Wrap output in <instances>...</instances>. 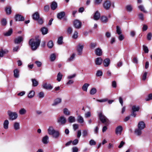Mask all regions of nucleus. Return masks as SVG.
<instances>
[{
	"mask_svg": "<svg viewBox=\"0 0 152 152\" xmlns=\"http://www.w3.org/2000/svg\"><path fill=\"white\" fill-rule=\"evenodd\" d=\"M61 102V99L60 98H57L55 99L53 103L52 104L53 106H55L59 104Z\"/></svg>",
	"mask_w": 152,
	"mask_h": 152,
	"instance_id": "2eb2a0df",
	"label": "nucleus"
},
{
	"mask_svg": "<svg viewBox=\"0 0 152 152\" xmlns=\"http://www.w3.org/2000/svg\"><path fill=\"white\" fill-rule=\"evenodd\" d=\"M89 86V84L88 83H85L82 87V89L83 91H87L88 88Z\"/></svg>",
	"mask_w": 152,
	"mask_h": 152,
	"instance_id": "c756f323",
	"label": "nucleus"
},
{
	"mask_svg": "<svg viewBox=\"0 0 152 152\" xmlns=\"http://www.w3.org/2000/svg\"><path fill=\"white\" fill-rule=\"evenodd\" d=\"M77 121L78 123L82 124L84 122L83 118L81 115H79L77 117Z\"/></svg>",
	"mask_w": 152,
	"mask_h": 152,
	"instance_id": "a878e982",
	"label": "nucleus"
},
{
	"mask_svg": "<svg viewBox=\"0 0 152 152\" xmlns=\"http://www.w3.org/2000/svg\"><path fill=\"white\" fill-rule=\"evenodd\" d=\"M89 143L91 145H94L96 144V142L93 140H91L89 142Z\"/></svg>",
	"mask_w": 152,
	"mask_h": 152,
	"instance_id": "4d7b16f0",
	"label": "nucleus"
},
{
	"mask_svg": "<svg viewBox=\"0 0 152 152\" xmlns=\"http://www.w3.org/2000/svg\"><path fill=\"white\" fill-rule=\"evenodd\" d=\"M139 9L141 11L145 13H147V11L145 10V8L142 5H140L138 7Z\"/></svg>",
	"mask_w": 152,
	"mask_h": 152,
	"instance_id": "49530a36",
	"label": "nucleus"
},
{
	"mask_svg": "<svg viewBox=\"0 0 152 152\" xmlns=\"http://www.w3.org/2000/svg\"><path fill=\"white\" fill-rule=\"evenodd\" d=\"M12 32V28H10L9 30L6 33L4 34V35L5 36H10Z\"/></svg>",
	"mask_w": 152,
	"mask_h": 152,
	"instance_id": "58836bf2",
	"label": "nucleus"
},
{
	"mask_svg": "<svg viewBox=\"0 0 152 152\" xmlns=\"http://www.w3.org/2000/svg\"><path fill=\"white\" fill-rule=\"evenodd\" d=\"M23 36H19L15 38L14 40V43L15 44H19L23 42Z\"/></svg>",
	"mask_w": 152,
	"mask_h": 152,
	"instance_id": "6e6552de",
	"label": "nucleus"
},
{
	"mask_svg": "<svg viewBox=\"0 0 152 152\" xmlns=\"http://www.w3.org/2000/svg\"><path fill=\"white\" fill-rule=\"evenodd\" d=\"M68 121L70 123L74 122L75 121V118L74 116H70L68 118Z\"/></svg>",
	"mask_w": 152,
	"mask_h": 152,
	"instance_id": "2f4dec72",
	"label": "nucleus"
},
{
	"mask_svg": "<svg viewBox=\"0 0 152 152\" xmlns=\"http://www.w3.org/2000/svg\"><path fill=\"white\" fill-rule=\"evenodd\" d=\"M145 99L146 101H148L152 99V94H148V97L145 98Z\"/></svg>",
	"mask_w": 152,
	"mask_h": 152,
	"instance_id": "6e6d98bb",
	"label": "nucleus"
},
{
	"mask_svg": "<svg viewBox=\"0 0 152 152\" xmlns=\"http://www.w3.org/2000/svg\"><path fill=\"white\" fill-rule=\"evenodd\" d=\"M126 8L127 11L129 12H131L132 10V6L130 5L126 6Z\"/></svg>",
	"mask_w": 152,
	"mask_h": 152,
	"instance_id": "37998d69",
	"label": "nucleus"
},
{
	"mask_svg": "<svg viewBox=\"0 0 152 152\" xmlns=\"http://www.w3.org/2000/svg\"><path fill=\"white\" fill-rule=\"evenodd\" d=\"M98 116L99 119L101 122L106 126H108L109 124V120L103 114L102 112H99L98 114Z\"/></svg>",
	"mask_w": 152,
	"mask_h": 152,
	"instance_id": "7ed1b4c3",
	"label": "nucleus"
},
{
	"mask_svg": "<svg viewBox=\"0 0 152 152\" xmlns=\"http://www.w3.org/2000/svg\"><path fill=\"white\" fill-rule=\"evenodd\" d=\"M40 41L39 39L34 40L31 39L29 41V44L31 46V49L33 50H36L40 43Z\"/></svg>",
	"mask_w": 152,
	"mask_h": 152,
	"instance_id": "f257e3e1",
	"label": "nucleus"
},
{
	"mask_svg": "<svg viewBox=\"0 0 152 152\" xmlns=\"http://www.w3.org/2000/svg\"><path fill=\"white\" fill-rule=\"evenodd\" d=\"M15 18L16 21H23L25 20L24 18L19 14L16 15Z\"/></svg>",
	"mask_w": 152,
	"mask_h": 152,
	"instance_id": "9b49d317",
	"label": "nucleus"
},
{
	"mask_svg": "<svg viewBox=\"0 0 152 152\" xmlns=\"http://www.w3.org/2000/svg\"><path fill=\"white\" fill-rule=\"evenodd\" d=\"M72 152H77L78 149L77 147H74L72 148Z\"/></svg>",
	"mask_w": 152,
	"mask_h": 152,
	"instance_id": "774afa93",
	"label": "nucleus"
},
{
	"mask_svg": "<svg viewBox=\"0 0 152 152\" xmlns=\"http://www.w3.org/2000/svg\"><path fill=\"white\" fill-rule=\"evenodd\" d=\"M35 92L33 90L30 91L28 95V97L29 98H32L34 96Z\"/></svg>",
	"mask_w": 152,
	"mask_h": 152,
	"instance_id": "7c9ffc66",
	"label": "nucleus"
},
{
	"mask_svg": "<svg viewBox=\"0 0 152 152\" xmlns=\"http://www.w3.org/2000/svg\"><path fill=\"white\" fill-rule=\"evenodd\" d=\"M152 37V34L151 33H148L147 35V39L148 40H150L151 39Z\"/></svg>",
	"mask_w": 152,
	"mask_h": 152,
	"instance_id": "e2e57ef3",
	"label": "nucleus"
},
{
	"mask_svg": "<svg viewBox=\"0 0 152 152\" xmlns=\"http://www.w3.org/2000/svg\"><path fill=\"white\" fill-rule=\"evenodd\" d=\"M42 141L44 144H46L49 142V137L48 135L43 137L42 139Z\"/></svg>",
	"mask_w": 152,
	"mask_h": 152,
	"instance_id": "f3484780",
	"label": "nucleus"
},
{
	"mask_svg": "<svg viewBox=\"0 0 152 152\" xmlns=\"http://www.w3.org/2000/svg\"><path fill=\"white\" fill-rule=\"evenodd\" d=\"M140 109V107L139 106L133 105L132 107V110L130 116L135 117L136 115V112L138 111Z\"/></svg>",
	"mask_w": 152,
	"mask_h": 152,
	"instance_id": "39448f33",
	"label": "nucleus"
},
{
	"mask_svg": "<svg viewBox=\"0 0 152 152\" xmlns=\"http://www.w3.org/2000/svg\"><path fill=\"white\" fill-rule=\"evenodd\" d=\"M118 38L120 41H122L124 39V37L122 34H121L119 35Z\"/></svg>",
	"mask_w": 152,
	"mask_h": 152,
	"instance_id": "338daca9",
	"label": "nucleus"
},
{
	"mask_svg": "<svg viewBox=\"0 0 152 152\" xmlns=\"http://www.w3.org/2000/svg\"><path fill=\"white\" fill-rule=\"evenodd\" d=\"M63 38L62 36L59 37L58 39L57 42L59 45H61L63 43Z\"/></svg>",
	"mask_w": 152,
	"mask_h": 152,
	"instance_id": "09e8293b",
	"label": "nucleus"
},
{
	"mask_svg": "<svg viewBox=\"0 0 152 152\" xmlns=\"http://www.w3.org/2000/svg\"><path fill=\"white\" fill-rule=\"evenodd\" d=\"M56 55L55 54H52L50 57V60L51 61H54L56 59Z\"/></svg>",
	"mask_w": 152,
	"mask_h": 152,
	"instance_id": "8fccbe9b",
	"label": "nucleus"
},
{
	"mask_svg": "<svg viewBox=\"0 0 152 152\" xmlns=\"http://www.w3.org/2000/svg\"><path fill=\"white\" fill-rule=\"evenodd\" d=\"M37 96L39 98H43L45 96L44 93L42 91L41 92L38 93Z\"/></svg>",
	"mask_w": 152,
	"mask_h": 152,
	"instance_id": "79ce46f5",
	"label": "nucleus"
},
{
	"mask_svg": "<svg viewBox=\"0 0 152 152\" xmlns=\"http://www.w3.org/2000/svg\"><path fill=\"white\" fill-rule=\"evenodd\" d=\"M96 55L98 56H100L102 54V51L101 49L99 48H97L95 50Z\"/></svg>",
	"mask_w": 152,
	"mask_h": 152,
	"instance_id": "dca6fc26",
	"label": "nucleus"
},
{
	"mask_svg": "<svg viewBox=\"0 0 152 152\" xmlns=\"http://www.w3.org/2000/svg\"><path fill=\"white\" fill-rule=\"evenodd\" d=\"M62 74L60 72H59L57 75V80L58 82L60 81L62 78Z\"/></svg>",
	"mask_w": 152,
	"mask_h": 152,
	"instance_id": "c9c22d12",
	"label": "nucleus"
},
{
	"mask_svg": "<svg viewBox=\"0 0 152 152\" xmlns=\"http://www.w3.org/2000/svg\"><path fill=\"white\" fill-rule=\"evenodd\" d=\"M145 127V124L143 121H141L139 122L137 125V128L142 130L144 129Z\"/></svg>",
	"mask_w": 152,
	"mask_h": 152,
	"instance_id": "ddd939ff",
	"label": "nucleus"
},
{
	"mask_svg": "<svg viewBox=\"0 0 152 152\" xmlns=\"http://www.w3.org/2000/svg\"><path fill=\"white\" fill-rule=\"evenodd\" d=\"M57 7V3L55 2H53L51 4V8L53 10H54Z\"/></svg>",
	"mask_w": 152,
	"mask_h": 152,
	"instance_id": "bb28decb",
	"label": "nucleus"
},
{
	"mask_svg": "<svg viewBox=\"0 0 152 152\" xmlns=\"http://www.w3.org/2000/svg\"><path fill=\"white\" fill-rule=\"evenodd\" d=\"M65 15V12H62L58 13L57 14V17L58 19L61 20L64 17Z\"/></svg>",
	"mask_w": 152,
	"mask_h": 152,
	"instance_id": "aec40b11",
	"label": "nucleus"
},
{
	"mask_svg": "<svg viewBox=\"0 0 152 152\" xmlns=\"http://www.w3.org/2000/svg\"><path fill=\"white\" fill-rule=\"evenodd\" d=\"M101 19L102 21L104 23H106L107 21V18L106 16H102Z\"/></svg>",
	"mask_w": 152,
	"mask_h": 152,
	"instance_id": "3c124183",
	"label": "nucleus"
},
{
	"mask_svg": "<svg viewBox=\"0 0 152 152\" xmlns=\"http://www.w3.org/2000/svg\"><path fill=\"white\" fill-rule=\"evenodd\" d=\"M7 113L9 116V119L10 120H13L16 119L18 118V115L16 112H13L10 110H8Z\"/></svg>",
	"mask_w": 152,
	"mask_h": 152,
	"instance_id": "20e7f679",
	"label": "nucleus"
},
{
	"mask_svg": "<svg viewBox=\"0 0 152 152\" xmlns=\"http://www.w3.org/2000/svg\"><path fill=\"white\" fill-rule=\"evenodd\" d=\"M88 130V129L83 130L82 132V135L83 137H85L87 136Z\"/></svg>",
	"mask_w": 152,
	"mask_h": 152,
	"instance_id": "a18cd8bd",
	"label": "nucleus"
},
{
	"mask_svg": "<svg viewBox=\"0 0 152 152\" xmlns=\"http://www.w3.org/2000/svg\"><path fill=\"white\" fill-rule=\"evenodd\" d=\"M122 130L123 128L121 126H118L115 129V132L116 134H121L122 131Z\"/></svg>",
	"mask_w": 152,
	"mask_h": 152,
	"instance_id": "4468645a",
	"label": "nucleus"
},
{
	"mask_svg": "<svg viewBox=\"0 0 152 152\" xmlns=\"http://www.w3.org/2000/svg\"><path fill=\"white\" fill-rule=\"evenodd\" d=\"M142 130L138 128L136 129L134 131L135 134L137 136H140L142 134Z\"/></svg>",
	"mask_w": 152,
	"mask_h": 152,
	"instance_id": "4be33fe9",
	"label": "nucleus"
},
{
	"mask_svg": "<svg viewBox=\"0 0 152 152\" xmlns=\"http://www.w3.org/2000/svg\"><path fill=\"white\" fill-rule=\"evenodd\" d=\"M26 110L24 108H22L19 111V113L21 115H23L26 113Z\"/></svg>",
	"mask_w": 152,
	"mask_h": 152,
	"instance_id": "72a5a7b5",
	"label": "nucleus"
},
{
	"mask_svg": "<svg viewBox=\"0 0 152 152\" xmlns=\"http://www.w3.org/2000/svg\"><path fill=\"white\" fill-rule=\"evenodd\" d=\"M103 61L101 57L97 58L95 61V63L96 65H100Z\"/></svg>",
	"mask_w": 152,
	"mask_h": 152,
	"instance_id": "412c9836",
	"label": "nucleus"
},
{
	"mask_svg": "<svg viewBox=\"0 0 152 152\" xmlns=\"http://www.w3.org/2000/svg\"><path fill=\"white\" fill-rule=\"evenodd\" d=\"M35 63L36 64L37 66L38 67H40L41 66L42 63L40 61H36Z\"/></svg>",
	"mask_w": 152,
	"mask_h": 152,
	"instance_id": "69168bd1",
	"label": "nucleus"
},
{
	"mask_svg": "<svg viewBox=\"0 0 152 152\" xmlns=\"http://www.w3.org/2000/svg\"><path fill=\"white\" fill-rule=\"evenodd\" d=\"M48 134L52 135L54 138H58L59 136L60 133L58 131L55 130L52 126H50L48 130Z\"/></svg>",
	"mask_w": 152,
	"mask_h": 152,
	"instance_id": "f03ea898",
	"label": "nucleus"
},
{
	"mask_svg": "<svg viewBox=\"0 0 152 152\" xmlns=\"http://www.w3.org/2000/svg\"><path fill=\"white\" fill-rule=\"evenodd\" d=\"M66 120L63 116H61L57 120V122L60 125H64L66 123Z\"/></svg>",
	"mask_w": 152,
	"mask_h": 152,
	"instance_id": "423d86ee",
	"label": "nucleus"
},
{
	"mask_svg": "<svg viewBox=\"0 0 152 152\" xmlns=\"http://www.w3.org/2000/svg\"><path fill=\"white\" fill-rule=\"evenodd\" d=\"M36 20L37 21V22H38V23L40 25L42 24L43 22V20L40 17L37 20Z\"/></svg>",
	"mask_w": 152,
	"mask_h": 152,
	"instance_id": "13d9d810",
	"label": "nucleus"
},
{
	"mask_svg": "<svg viewBox=\"0 0 152 152\" xmlns=\"http://www.w3.org/2000/svg\"><path fill=\"white\" fill-rule=\"evenodd\" d=\"M13 126L14 127V129L16 130H18L20 129V124L18 122H15Z\"/></svg>",
	"mask_w": 152,
	"mask_h": 152,
	"instance_id": "b1692460",
	"label": "nucleus"
},
{
	"mask_svg": "<svg viewBox=\"0 0 152 152\" xmlns=\"http://www.w3.org/2000/svg\"><path fill=\"white\" fill-rule=\"evenodd\" d=\"M111 4L110 1H106L104 3L103 7L106 10H109L111 6Z\"/></svg>",
	"mask_w": 152,
	"mask_h": 152,
	"instance_id": "1a4fd4ad",
	"label": "nucleus"
},
{
	"mask_svg": "<svg viewBox=\"0 0 152 152\" xmlns=\"http://www.w3.org/2000/svg\"><path fill=\"white\" fill-rule=\"evenodd\" d=\"M97 45L96 42H91L90 45V48L92 49H93L95 48Z\"/></svg>",
	"mask_w": 152,
	"mask_h": 152,
	"instance_id": "de8ad7c7",
	"label": "nucleus"
},
{
	"mask_svg": "<svg viewBox=\"0 0 152 152\" xmlns=\"http://www.w3.org/2000/svg\"><path fill=\"white\" fill-rule=\"evenodd\" d=\"M143 49L145 53H148V49L146 46L143 45Z\"/></svg>",
	"mask_w": 152,
	"mask_h": 152,
	"instance_id": "864d4df0",
	"label": "nucleus"
},
{
	"mask_svg": "<svg viewBox=\"0 0 152 152\" xmlns=\"http://www.w3.org/2000/svg\"><path fill=\"white\" fill-rule=\"evenodd\" d=\"M32 18L35 20H37L40 18L38 12H36L32 15Z\"/></svg>",
	"mask_w": 152,
	"mask_h": 152,
	"instance_id": "a211bd4d",
	"label": "nucleus"
},
{
	"mask_svg": "<svg viewBox=\"0 0 152 152\" xmlns=\"http://www.w3.org/2000/svg\"><path fill=\"white\" fill-rule=\"evenodd\" d=\"M13 72L14 75L15 77L18 78L19 77V71L18 69H15Z\"/></svg>",
	"mask_w": 152,
	"mask_h": 152,
	"instance_id": "c85d7f7f",
	"label": "nucleus"
},
{
	"mask_svg": "<svg viewBox=\"0 0 152 152\" xmlns=\"http://www.w3.org/2000/svg\"><path fill=\"white\" fill-rule=\"evenodd\" d=\"M107 101V98L102 99H96V101L100 102H105Z\"/></svg>",
	"mask_w": 152,
	"mask_h": 152,
	"instance_id": "680f3d73",
	"label": "nucleus"
},
{
	"mask_svg": "<svg viewBox=\"0 0 152 152\" xmlns=\"http://www.w3.org/2000/svg\"><path fill=\"white\" fill-rule=\"evenodd\" d=\"M31 80L33 86L36 87L38 85V82L35 79H32Z\"/></svg>",
	"mask_w": 152,
	"mask_h": 152,
	"instance_id": "ea45409f",
	"label": "nucleus"
},
{
	"mask_svg": "<svg viewBox=\"0 0 152 152\" xmlns=\"http://www.w3.org/2000/svg\"><path fill=\"white\" fill-rule=\"evenodd\" d=\"M73 128L74 130L75 131L78 128V125L77 124H75L73 125Z\"/></svg>",
	"mask_w": 152,
	"mask_h": 152,
	"instance_id": "0e129e2a",
	"label": "nucleus"
},
{
	"mask_svg": "<svg viewBox=\"0 0 152 152\" xmlns=\"http://www.w3.org/2000/svg\"><path fill=\"white\" fill-rule=\"evenodd\" d=\"M64 113L66 115H70V112L67 108H65L64 109Z\"/></svg>",
	"mask_w": 152,
	"mask_h": 152,
	"instance_id": "a19ab883",
	"label": "nucleus"
},
{
	"mask_svg": "<svg viewBox=\"0 0 152 152\" xmlns=\"http://www.w3.org/2000/svg\"><path fill=\"white\" fill-rule=\"evenodd\" d=\"M73 24L76 28H79L82 26L81 22L77 20H76L74 21Z\"/></svg>",
	"mask_w": 152,
	"mask_h": 152,
	"instance_id": "0eeeda50",
	"label": "nucleus"
},
{
	"mask_svg": "<svg viewBox=\"0 0 152 152\" xmlns=\"http://www.w3.org/2000/svg\"><path fill=\"white\" fill-rule=\"evenodd\" d=\"M91 116V113L90 112H88L86 113L85 114V118H88L89 117Z\"/></svg>",
	"mask_w": 152,
	"mask_h": 152,
	"instance_id": "052dcab7",
	"label": "nucleus"
},
{
	"mask_svg": "<svg viewBox=\"0 0 152 152\" xmlns=\"http://www.w3.org/2000/svg\"><path fill=\"white\" fill-rule=\"evenodd\" d=\"M41 31L42 34L43 35H45L48 33V29L46 27H44L41 28Z\"/></svg>",
	"mask_w": 152,
	"mask_h": 152,
	"instance_id": "cd10ccee",
	"label": "nucleus"
},
{
	"mask_svg": "<svg viewBox=\"0 0 152 152\" xmlns=\"http://www.w3.org/2000/svg\"><path fill=\"white\" fill-rule=\"evenodd\" d=\"M49 7L48 5H45L44 7V11L45 12H48L49 10Z\"/></svg>",
	"mask_w": 152,
	"mask_h": 152,
	"instance_id": "bf43d9fd",
	"label": "nucleus"
},
{
	"mask_svg": "<svg viewBox=\"0 0 152 152\" xmlns=\"http://www.w3.org/2000/svg\"><path fill=\"white\" fill-rule=\"evenodd\" d=\"M42 87L44 89L47 90H51L53 87L50 83H45L42 85Z\"/></svg>",
	"mask_w": 152,
	"mask_h": 152,
	"instance_id": "f8f14e48",
	"label": "nucleus"
},
{
	"mask_svg": "<svg viewBox=\"0 0 152 152\" xmlns=\"http://www.w3.org/2000/svg\"><path fill=\"white\" fill-rule=\"evenodd\" d=\"M75 54L74 53L72 54L70 57L68 58L67 61L68 62H70L73 61L75 58Z\"/></svg>",
	"mask_w": 152,
	"mask_h": 152,
	"instance_id": "4c0bfd02",
	"label": "nucleus"
},
{
	"mask_svg": "<svg viewBox=\"0 0 152 152\" xmlns=\"http://www.w3.org/2000/svg\"><path fill=\"white\" fill-rule=\"evenodd\" d=\"M1 24L2 26H5L7 24L6 20L5 19L3 18L1 20Z\"/></svg>",
	"mask_w": 152,
	"mask_h": 152,
	"instance_id": "5fc2aeb1",
	"label": "nucleus"
},
{
	"mask_svg": "<svg viewBox=\"0 0 152 152\" xmlns=\"http://www.w3.org/2000/svg\"><path fill=\"white\" fill-rule=\"evenodd\" d=\"M9 121L7 120H5L3 123V128L5 129H7L8 128Z\"/></svg>",
	"mask_w": 152,
	"mask_h": 152,
	"instance_id": "393cba45",
	"label": "nucleus"
},
{
	"mask_svg": "<svg viewBox=\"0 0 152 152\" xmlns=\"http://www.w3.org/2000/svg\"><path fill=\"white\" fill-rule=\"evenodd\" d=\"M53 46V43L52 41L50 40L47 43V46L49 48H51Z\"/></svg>",
	"mask_w": 152,
	"mask_h": 152,
	"instance_id": "f704fd0d",
	"label": "nucleus"
},
{
	"mask_svg": "<svg viewBox=\"0 0 152 152\" xmlns=\"http://www.w3.org/2000/svg\"><path fill=\"white\" fill-rule=\"evenodd\" d=\"M102 71L100 70L97 71L96 73V76L97 77H100L102 75Z\"/></svg>",
	"mask_w": 152,
	"mask_h": 152,
	"instance_id": "603ef678",
	"label": "nucleus"
},
{
	"mask_svg": "<svg viewBox=\"0 0 152 152\" xmlns=\"http://www.w3.org/2000/svg\"><path fill=\"white\" fill-rule=\"evenodd\" d=\"M100 17V15L98 11L96 12L93 16V18L95 20H98Z\"/></svg>",
	"mask_w": 152,
	"mask_h": 152,
	"instance_id": "6ab92c4d",
	"label": "nucleus"
},
{
	"mask_svg": "<svg viewBox=\"0 0 152 152\" xmlns=\"http://www.w3.org/2000/svg\"><path fill=\"white\" fill-rule=\"evenodd\" d=\"M5 11L6 12V13L8 15H10L12 11L11 8L10 7H6L5 8Z\"/></svg>",
	"mask_w": 152,
	"mask_h": 152,
	"instance_id": "473e14b6",
	"label": "nucleus"
},
{
	"mask_svg": "<svg viewBox=\"0 0 152 152\" xmlns=\"http://www.w3.org/2000/svg\"><path fill=\"white\" fill-rule=\"evenodd\" d=\"M83 48V45H81L80 44H78L77 48V51L78 55H80L82 54Z\"/></svg>",
	"mask_w": 152,
	"mask_h": 152,
	"instance_id": "9d476101",
	"label": "nucleus"
},
{
	"mask_svg": "<svg viewBox=\"0 0 152 152\" xmlns=\"http://www.w3.org/2000/svg\"><path fill=\"white\" fill-rule=\"evenodd\" d=\"M103 63L105 67L108 66L110 64V60L109 58L105 59L103 61Z\"/></svg>",
	"mask_w": 152,
	"mask_h": 152,
	"instance_id": "5701e85b",
	"label": "nucleus"
},
{
	"mask_svg": "<svg viewBox=\"0 0 152 152\" xmlns=\"http://www.w3.org/2000/svg\"><path fill=\"white\" fill-rule=\"evenodd\" d=\"M116 33L118 35H120L122 33V31L120 27L118 26H116Z\"/></svg>",
	"mask_w": 152,
	"mask_h": 152,
	"instance_id": "e433bc0d",
	"label": "nucleus"
},
{
	"mask_svg": "<svg viewBox=\"0 0 152 152\" xmlns=\"http://www.w3.org/2000/svg\"><path fill=\"white\" fill-rule=\"evenodd\" d=\"M96 92V88H93L91 89L90 91V94L91 95H93L95 94Z\"/></svg>",
	"mask_w": 152,
	"mask_h": 152,
	"instance_id": "c03bdc74",
	"label": "nucleus"
}]
</instances>
